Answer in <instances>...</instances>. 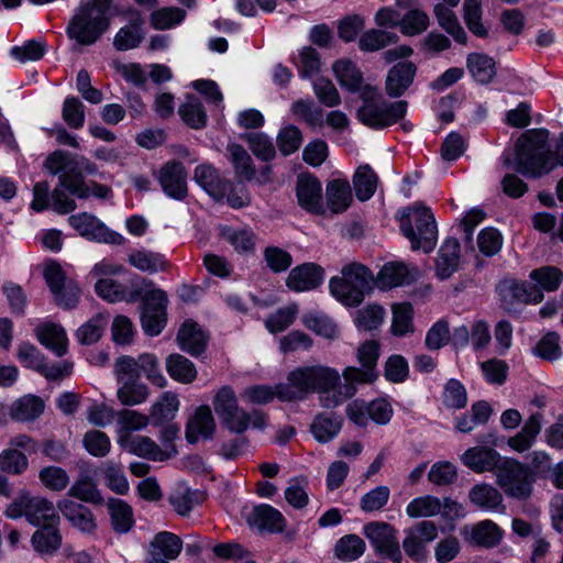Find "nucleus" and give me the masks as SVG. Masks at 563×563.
<instances>
[{
    "label": "nucleus",
    "instance_id": "obj_43",
    "mask_svg": "<svg viewBox=\"0 0 563 563\" xmlns=\"http://www.w3.org/2000/svg\"><path fill=\"white\" fill-rule=\"evenodd\" d=\"M342 276L354 286V290L367 294L375 284L373 273L361 263H351L342 268Z\"/></svg>",
    "mask_w": 563,
    "mask_h": 563
},
{
    "label": "nucleus",
    "instance_id": "obj_18",
    "mask_svg": "<svg viewBox=\"0 0 563 563\" xmlns=\"http://www.w3.org/2000/svg\"><path fill=\"white\" fill-rule=\"evenodd\" d=\"M323 268L314 263H305L292 268L286 279L292 291H309L318 288L323 280Z\"/></svg>",
    "mask_w": 563,
    "mask_h": 563
},
{
    "label": "nucleus",
    "instance_id": "obj_45",
    "mask_svg": "<svg viewBox=\"0 0 563 563\" xmlns=\"http://www.w3.org/2000/svg\"><path fill=\"white\" fill-rule=\"evenodd\" d=\"M378 177L369 165L360 166L354 176L353 185L358 200L366 201L376 191Z\"/></svg>",
    "mask_w": 563,
    "mask_h": 563
},
{
    "label": "nucleus",
    "instance_id": "obj_57",
    "mask_svg": "<svg viewBox=\"0 0 563 563\" xmlns=\"http://www.w3.org/2000/svg\"><path fill=\"white\" fill-rule=\"evenodd\" d=\"M179 114L187 125L192 129H202L207 123V114L202 103L195 97H188L179 107Z\"/></svg>",
    "mask_w": 563,
    "mask_h": 563
},
{
    "label": "nucleus",
    "instance_id": "obj_47",
    "mask_svg": "<svg viewBox=\"0 0 563 563\" xmlns=\"http://www.w3.org/2000/svg\"><path fill=\"white\" fill-rule=\"evenodd\" d=\"M329 287L332 296L349 307H356L361 305L365 297V294L362 292V290H354V286L343 276L332 277L330 279Z\"/></svg>",
    "mask_w": 563,
    "mask_h": 563
},
{
    "label": "nucleus",
    "instance_id": "obj_15",
    "mask_svg": "<svg viewBox=\"0 0 563 563\" xmlns=\"http://www.w3.org/2000/svg\"><path fill=\"white\" fill-rule=\"evenodd\" d=\"M57 509L73 528L87 534L96 531V516L85 504L70 498H63L57 501Z\"/></svg>",
    "mask_w": 563,
    "mask_h": 563
},
{
    "label": "nucleus",
    "instance_id": "obj_25",
    "mask_svg": "<svg viewBox=\"0 0 563 563\" xmlns=\"http://www.w3.org/2000/svg\"><path fill=\"white\" fill-rule=\"evenodd\" d=\"M460 265V243L454 238H449L441 245L435 260V274L440 279H448Z\"/></svg>",
    "mask_w": 563,
    "mask_h": 563
},
{
    "label": "nucleus",
    "instance_id": "obj_60",
    "mask_svg": "<svg viewBox=\"0 0 563 563\" xmlns=\"http://www.w3.org/2000/svg\"><path fill=\"white\" fill-rule=\"evenodd\" d=\"M313 92L320 103L328 108L341 104L342 99L334 84L325 77L317 78L312 84Z\"/></svg>",
    "mask_w": 563,
    "mask_h": 563
},
{
    "label": "nucleus",
    "instance_id": "obj_7",
    "mask_svg": "<svg viewBox=\"0 0 563 563\" xmlns=\"http://www.w3.org/2000/svg\"><path fill=\"white\" fill-rule=\"evenodd\" d=\"M497 483L510 497L520 500L530 497L532 481L528 467L515 460H505L497 471Z\"/></svg>",
    "mask_w": 563,
    "mask_h": 563
},
{
    "label": "nucleus",
    "instance_id": "obj_36",
    "mask_svg": "<svg viewBox=\"0 0 563 563\" xmlns=\"http://www.w3.org/2000/svg\"><path fill=\"white\" fill-rule=\"evenodd\" d=\"M397 5L409 9L401 19V32L405 35L411 36L427 30L429 16L423 11L412 8V0H398Z\"/></svg>",
    "mask_w": 563,
    "mask_h": 563
},
{
    "label": "nucleus",
    "instance_id": "obj_24",
    "mask_svg": "<svg viewBox=\"0 0 563 563\" xmlns=\"http://www.w3.org/2000/svg\"><path fill=\"white\" fill-rule=\"evenodd\" d=\"M462 462L465 466L476 473L490 472L500 466V455L490 448L474 446L462 455Z\"/></svg>",
    "mask_w": 563,
    "mask_h": 563
},
{
    "label": "nucleus",
    "instance_id": "obj_21",
    "mask_svg": "<svg viewBox=\"0 0 563 563\" xmlns=\"http://www.w3.org/2000/svg\"><path fill=\"white\" fill-rule=\"evenodd\" d=\"M194 178L217 201L224 200L231 186V181L222 178L219 172L209 164L197 166Z\"/></svg>",
    "mask_w": 563,
    "mask_h": 563
},
{
    "label": "nucleus",
    "instance_id": "obj_53",
    "mask_svg": "<svg viewBox=\"0 0 563 563\" xmlns=\"http://www.w3.org/2000/svg\"><path fill=\"white\" fill-rule=\"evenodd\" d=\"M365 548V542L361 537L346 534L336 541L334 553L342 561H354L363 555Z\"/></svg>",
    "mask_w": 563,
    "mask_h": 563
},
{
    "label": "nucleus",
    "instance_id": "obj_23",
    "mask_svg": "<svg viewBox=\"0 0 563 563\" xmlns=\"http://www.w3.org/2000/svg\"><path fill=\"white\" fill-rule=\"evenodd\" d=\"M463 533L470 544L486 549L498 545L503 538L501 529L492 520L479 521L470 529L465 527Z\"/></svg>",
    "mask_w": 563,
    "mask_h": 563
},
{
    "label": "nucleus",
    "instance_id": "obj_11",
    "mask_svg": "<svg viewBox=\"0 0 563 563\" xmlns=\"http://www.w3.org/2000/svg\"><path fill=\"white\" fill-rule=\"evenodd\" d=\"M342 376L345 380V384H341V379L339 380L338 386L335 387L334 394L323 397V407L324 408H334L339 405L343 404L346 399L352 398L356 394V385L357 384H371L375 382L378 377V373L376 369L367 368V367H346Z\"/></svg>",
    "mask_w": 563,
    "mask_h": 563
},
{
    "label": "nucleus",
    "instance_id": "obj_42",
    "mask_svg": "<svg viewBox=\"0 0 563 563\" xmlns=\"http://www.w3.org/2000/svg\"><path fill=\"white\" fill-rule=\"evenodd\" d=\"M108 509L114 531L125 533L131 530L134 525V519L130 505L121 499L111 498L108 501Z\"/></svg>",
    "mask_w": 563,
    "mask_h": 563
},
{
    "label": "nucleus",
    "instance_id": "obj_38",
    "mask_svg": "<svg viewBox=\"0 0 563 563\" xmlns=\"http://www.w3.org/2000/svg\"><path fill=\"white\" fill-rule=\"evenodd\" d=\"M67 496L92 505H102L104 501L96 482L87 475L80 476L73 483Z\"/></svg>",
    "mask_w": 563,
    "mask_h": 563
},
{
    "label": "nucleus",
    "instance_id": "obj_30",
    "mask_svg": "<svg viewBox=\"0 0 563 563\" xmlns=\"http://www.w3.org/2000/svg\"><path fill=\"white\" fill-rule=\"evenodd\" d=\"M343 419L334 412H321L317 415L310 426V431L320 443L333 440L342 428Z\"/></svg>",
    "mask_w": 563,
    "mask_h": 563
},
{
    "label": "nucleus",
    "instance_id": "obj_4",
    "mask_svg": "<svg viewBox=\"0 0 563 563\" xmlns=\"http://www.w3.org/2000/svg\"><path fill=\"white\" fill-rule=\"evenodd\" d=\"M113 0H90L70 20L67 33L81 45H91L108 30Z\"/></svg>",
    "mask_w": 563,
    "mask_h": 563
},
{
    "label": "nucleus",
    "instance_id": "obj_28",
    "mask_svg": "<svg viewBox=\"0 0 563 563\" xmlns=\"http://www.w3.org/2000/svg\"><path fill=\"white\" fill-rule=\"evenodd\" d=\"M412 280L413 275L404 263L389 262L380 268L375 279V284L380 289H391L410 284Z\"/></svg>",
    "mask_w": 563,
    "mask_h": 563
},
{
    "label": "nucleus",
    "instance_id": "obj_14",
    "mask_svg": "<svg viewBox=\"0 0 563 563\" xmlns=\"http://www.w3.org/2000/svg\"><path fill=\"white\" fill-rule=\"evenodd\" d=\"M157 180L163 191L175 200H184L188 195L187 172L183 163L169 161L157 174Z\"/></svg>",
    "mask_w": 563,
    "mask_h": 563
},
{
    "label": "nucleus",
    "instance_id": "obj_49",
    "mask_svg": "<svg viewBox=\"0 0 563 563\" xmlns=\"http://www.w3.org/2000/svg\"><path fill=\"white\" fill-rule=\"evenodd\" d=\"M58 184L79 199L90 197V186L85 183L79 164L75 168L71 167L69 172L62 173L58 176Z\"/></svg>",
    "mask_w": 563,
    "mask_h": 563
},
{
    "label": "nucleus",
    "instance_id": "obj_26",
    "mask_svg": "<svg viewBox=\"0 0 563 563\" xmlns=\"http://www.w3.org/2000/svg\"><path fill=\"white\" fill-rule=\"evenodd\" d=\"M468 499L481 510L500 512L505 510L500 492L486 483L474 485L468 492Z\"/></svg>",
    "mask_w": 563,
    "mask_h": 563
},
{
    "label": "nucleus",
    "instance_id": "obj_27",
    "mask_svg": "<svg viewBox=\"0 0 563 563\" xmlns=\"http://www.w3.org/2000/svg\"><path fill=\"white\" fill-rule=\"evenodd\" d=\"M207 335L192 320H186L177 333L180 349L191 355L201 354L207 345Z\"/></svg>",
    "mask_w": 563,
    "mask_h": 563
},
{
    "label": "nucleus",
    "instance_id": "obj_39",
    "mask_svg": "<svg viewBox=\"0 0 563 563\" xmlns=\"http://www.w3.org/2000/svg\"><path fill=\"white\" fill-rule=\"evenodd\" d=\"M220 235L240 254L253 253L255 250L256 234L251 229L223 227L220 231Z\"/></svg>",
    "mask_w": 563,
    "mask_h": 563
},
{
    "label": "nucleus",
    "instance_id": "obj_40",
    "mask_svg": "<svg viewBox=\"0 0 563 563\" xmlns=\"http://www.w3.org/2000/svg\"><path fill=\"white\" fill-rule=\"evenodd\" d=\"M166 371L174 380L181 384H190L197 377L194 363L180 354H170L166 358Z\"/></svg>",
    "mask_w": 563,
    "mask_h": 563
},
{
    "label": "nucleus",
    "instance_id": "obj_16",
    "mask_svg": "<svg viewBox=\"0 0 563 563\" xmlns=\"http://www.w3.org/2000/svg\"><path fill=\"white\" fill-rule=\"evenodd\" d=\"M296 196L299 206L306 211L314 214L324 212L322 201V185L311 174H300L296 183Z\"/></svg>",
    "mask_w": 563,
    "mask_h": 563
},
{
    "label": "nucleus",
    "instance_id": "obj_54",
    "mask_svg": "<svg viewBox=\"0 0 563 563\" xmlns=\"http://www.w3.org/2000/svg\"><path fill=\"white\" fill-rule=\"evenodd\" d=\"M230 159L234 165L239 178L251 180L255 176V167L252 157L242 145L231 144L228 146Z\"/></svg>",
    "mask_w": 563,
    "mask_h": 563
},
{
    "label": "nucleus",
    "instance_id": "obj_20",
    "mask_svg": "<svg viewBox=\"0 0 563 563\" xmlns=\"http://www.w3.org/2000/svg\"><path fill=\"white\" fill-rule=\"evenodd\" d=\"M38 342L51 350L56 356L62 357L68 352V338L65 329L57 323L46 321L34 329Z\"/></svg>",
    "mask_w": 563,
    "mask_h": 563
},
{
    "label": "nucleus",
    "instance_id": "obj_56",
    "mask_svg": "<svg viewBox=\"0 0 563 563\" xmlns=\"http://www.w3.org/2000/svg\"><path fill=\"white\" fill-rule=\"evenodd\" d=\"M413 308L409 302L393 306L391 332L397 336H404L413 332Z\"/></svg>",
    "mask_w": 563,
    "mask_h": 563
},
{
    "label": "nucleus",
    "instance_id": "obj_46",
    "mask_svg": "<svg viewBox=\"0 0 563 563\" xmlns=\"http://www.w3.org/2000/svg\"><path fill=\"white\" fill-rule=\"evenodd\" d=\"M434 15L438 20L439 25L444 29L453 38L460 43L465 44L467 41V35L464 29L461 26L455 13L452 11L451 7H448L442 3H438L434 7Z\"/></svg>",
    "mask_w": 563,
    "mask_h": 563
},
{
    "label": "nucleus",
    "instance_id": "obj_41",
    "mask_svg": "<svg viewBox=\"0 0 563 563\" xmlns=\"http://www.w3.org/2000/svg\"><path fill=\"white\" fill-rule=\"evenodd\" d=\"M467 68L479 84H489L496 75L495 60L483 53H471L467 56Z\"/></svg>",
    "mask_w": 563,
    "mask_h": 563
},
{
    "label": "nucleus",
    "instance_id": "obj_32",
    "mask_svg": "<svg viewBox=\"0 0 563 563\" xmlns=\"http://www.w3.org/2000/svg\"><path fill=\"white\" fill-rule=\"evenodd\" d=\"M59 522H53L38 528L32 536L31 542L34 550L42 554H53L62 545Z\"/></svg>",
    "mask_w": 563,
    "mask_h": 563
},
{
    "label": "nucleus",
    "instance_id": "obj_1",
    "mask_svg": "<svg viewBox=\"0 0 563 563\" xmlns=\"http://www.w3.org/2000/svg\"><path fill=\"white\" fill-rule=\"evenodd\" d=\"M548 140L549 131L545 129L526 131L516 142V170L540 177L551 172L556 164L563 165V134L555 148L558 162L551 157Z\"/></svg>",
    "mask_w": 563,
    "mask_h": 563
},
{
    "label": "nucleus",
    "instance_id": "obj_44",
    "mask_svg": "<svg viewBox=\"0 0 563 563\" xmlns=\"http://www.w3.org/2000/svg\"><path fill=\"white\" fill-rule=\"evenodd\" d=\"M148 549L161 554L166 560H175L181 552V539L168 531H162L154 536Z\"/></svg>",
    "mask_w": 563,
    "mask_h": 563
},
{
    "label": "nucleus",
    "instance_id": "obj_12",
    "mask_svg": "<svg viewBox=\"0 0 563 563\" xmlns=\"http://www.w3.org/2000/svg\"><path fill=\"white\" fill-rule=\"evenodd\" d=\"M69 224L84 238L101 243L121 245L124 238L108 229L97 217L80 212L68 218Z\"/></svg>",
    "mask_w": 563,
    "mask_h": 563
},
{
    "label": "nucleus",
    "instance_id": "obj_9",
    "mask_svg": "<svg viewBox=\"0 0 563 563\" xmlns=\"http://www.w3.org/2000/svg\"><path fill=\"white\" fill-rule=\"evenodd\" d=\"M363 533L369 540L377 554L390 560L393 563L402 562L397 531L391 525L383 521H372L363 527Z\"/></svg>",
    "mask_w": 563,
    "mask_h": 563
},
{
    "label": "nucleus",
    "instance_id": "obj_35",
    "mask_svg": "<svg viewBox=\"0 0 563 563\" xmlns=\"http://www.w3.org/2000/svg\"><path fill=\"white\" fill-rule=\"evenodd\" d=\"M44 407V401L40 397L27 395L10 406L9 415L16 421H31L43 413Z\"/></svg>",
    "mask_w": 563,
    "mask_h": 563
},
{
    "label": "nucleus",
    "instance_id": "obj_3",
    "mask_svg": "<svg viewBox=\"0 0 563 563\" xmlns=\"http://www.w3.org/2000/svg\"><path fill=\"white\" fill-rule=\"evenodd\" d=\"M362 104L357 109V120L374 130H382L396 124L405 118L408 102H390L373 86L365 85L360 93Z\"/></svg>",
    "mask_w": 563,
    "mask_h": 563
},
{
    "label": "nucleus",
    "instance_id": "obj_52",
    "mask_svg": "<svg viewBox=\"0 0 563 563\" xmlns=\"http://www.w3.org/2000/svg\"><path fill=\"white\" fill-rule=\"evenodd\" d=\"M117 397L123 406H136L144 402L148 397V388L140 380L120 382Z\"/></svg>",
    "mask_w": 563,
    "mask_h": 563
},
{
    "label": "nucleus",
    "instance_id": "obj_10",
    "mask_svg": "<svg viewBox=\"0 0 563 563\" xmlns=\"http://www.w3.org/2000/svg\"><path fill=\"white\" fill-rule=\"evenodd\" d=\"M402 548L406 555L417 563H422L428 558V543L438 537V526L430 520L419 521L405 531Z\"/></svg>",
    "mask_w": 563,
    "mask_h": 563
},
{
    "label": "nucleus",
    "instance_id": "obj_6",
    "mask_svg": "<svg viewBox=\"0 0 563 563\" xmlns=\"http://www.w3.org/2000/svg\"><path fill=\"white\" fill-rule=\"evenodd\" d=\"M57 506L53 501L42 496H32L29 493H22L5 509L4 514L9 518L25 517L26 521L35 527H43L53 522H60Z\"/></svg>",
    "mask_w": 563,
    "mask_h": 563
},
{
    "label": "nucleus",
    "instance_id": "obj_58",
    "mask_svg": "<svg viewBox=\"0 0 563 563\" xmlns=\"http://www.w3.org/2000/svg\"><path fill=\"white\" fill-rule=\"evenodd\" d=\"M441 508L442 504L438 497L427 495L411 500L406 512L410 518L432 517L438 515Z\"/></svg>",
    "mask_w": 563,
    "mask_h": 563
},
{
    "label": "nucleus",
    "instance_id": "obj_61",
    "mask_svg": "<svg viewBox=\"0 0 563 563\" xmlns=\"http://www.w3.org/2000/svg\"><path fill=\"white\" fill-rule=\"evenodd\" d=\"M29 466L27 457L24 453L15 449H7L0 453V470L12 475H20Z\"/></svg>",
    "mask_w": 563,
    "mask_h": 563
},
{
    "label": "nucleus",
    "instance_id": "obj_13",
    "mask_svg": "<svg viewBox=\"0 0 563 563\" xmlns=\"http://www.w3.org/2000/svg\"><path fill=\"white\" fill-rule=\"evenodd\" d=\"M166 294L161 289L151 290L145 295L141 314L145 333L157 335L162 332L166 322Z\"/></svg>",
    "mask_w": 563,
    "mask_h": 563
},
{
    "label": "nucleus",
    "instance_id": "obj_33",
    "mask_svg": "<svg viewBox=\"0 0 563 563\" xmlns=\"http://www.w3.org/2000/svg\"><path fill=\"white\" fill-rule=\"evenodd\" d=\"M542 418V415L539 412L531 415L522 429L516 435L508 439V445L517 452L529 450L541 431Z\"/></svg>",
    "mask_w": 563,
    "mask_h": 563
},
{
    "label": "nucleus",
    "instance_id": "obj_17",
    "mask_svg": "<svg viewBox=\"0 0 563 563\" xmlns=\"http://www.w3.org/2000/svg\"><path fill=\"white\" fill-rule=\"evenodd\" d=\"M417 70V65L411 60H400L394 64L386 75V95L390 98L404 96L413 84Z\"/></svg>",
    "mask_w": 563,
    "mask_h": 563
},
{
    "label": "nucleus",
    "instance_id": "obj_55",
    "mask_svg": "<svg viewBox=\"0 0 563 563\" xmlns=\"http://www.w3.org/2000/svg\"><path fill=\"white\" fill-rule=\"evenodd\" d=\"M398 41V35L394 32L372 29L366 31L358 41V46L364 52H375L394 44Z\"/></svg>",
    "mask_w": 563,
    "mask_h": 563
},
{
    "label": "nucleus",
    "instance_id": "obj_59",
    "mask_svg": "<svg viewBox=\"0 0 563 563\" xmlns=\"http://www.w3.org/2000/svg\"><path fill=\"white\" fill-rule=\"evenodd\" d=\"M530 278L539 285L538 287L541 291H554L560 287L563 280V273L560 268L554 266H542L533 269L530 273Z\"/></svg>",
    "mask_w": 563,
    "mask_h": 563
},
{
    "label": "nucleus",
    "instance_id": "obj_8",
    "mask_svg": "<svg viewBox=\"0 0 563 563\" xmlns=\"http://www.w3.org/2000/svg\"><path fill=\"white\" fill-rule=\"evenodd\" d=\"M44 278L58 307L73 309L77 306L80 298V289L75 280L66 277L58 263L52 262L45 267Z\"/></svg>",
    "mask_w": 563,
    "mask_h": 563
},
{
    "label": "nucleus",
    "instance_id": "obj_31",
    "mask_svg": "<svg viewBox=\"0 0 563 563\" xmlns=\"http://www.w3.org/2000/svg\"><path fill=\"white\" fill-rule=\"evenodd\" d=\"M325 199L333 213L345 211L353 200L350 183L346 179L329 181L325 188Z\"/></svg>",
    "mask_w": 563,
    "mask_h": 563
},
{
    "label": "nucleus",
    "instance_id": "obj_37",
    "mask_svg": "<svg viewBox=\"0 0 563 563\" xmlns=\"http://www.w3.org/2000/svg\"><path fill=\"white\" fill-rule=\"evenodd\" d=\"M144 21L140 15L134 16L129 25L119 30L114 40L113 46L118 51H129L137 47L143 41L142 25Z\"/></svg>",
    "mask_w": 563,
    "mask_h": 563
},
{
    "label": "nucleus",
    "instance_id": "obj_19",
    "mask_svg": "<svg viewBox=\"0 0 563 563\" xmlns=\"http://www.w3.org/2000/svg\"><path fill=\"white\" fill-rule=\"evenodd\" d=\"M214 430L216 422L210 407L200 406L187 421L186 440L191 444L209 440L213 437Z\"/></svg>",
    "mask_w": 563,
    "mask_h": 563
},
{
    "label": "nucleus",
    "instance_id": "obj_63",
    "mask_svg": "<svg viewBox=\"0 0 563 563\" xmlns=\"http://www.w3.org/2000/svg\"><path fill=\"white\" fill-rule=\"evenodd\" d=\"M297 313L298 306L296 303L283 307L266 319L265 325L272 333L282 332L292 324Z\"/></svg>",
    "mask_w": 563,
    "mask_h": 563
},
{
    "label": "nucleus",
    "instance_id": "obj_5",
    "mask_svg": "<svg viewBox=\"0 0 563 563\" xmlns=\"http://www.w3.org/2000/svg\"><path fill=\"white\" fill-rule=\"evenodd\" d=\"M400 230L410 241L413 251L430 253L437 245L438 227L430 208L415 203L404 210Z\"/></svg>",
    "mask_w": 563,
    "mask_h": 563
},
{
    "label": "nucleus",
    "instance_id": "obj_2",
    "mask_svg": "<svg viewBox=\"0 0 563 563\" xmlns=\"http://www.w3.org/2000/svg\"><path fill=\"white\" fill-rule=\"evenodd\" d=\"M288 384L279 387L282 401L302 399L310 393H319L320 404L323 407V397L334 394L340 380L338 371L316 365L301 366L291 371L287 376Z\"/></svg>",
    "mask_w": 563,
    "mask_h": 563
},
{
    "label": "nucleus",
    "instance_id": "obj_22",
    "mask_svg": "<svg viewBox=\"0 0 563 563\" xmlns=\"http://www.w3.org/2000/svg\"><path fill=\"white\" fill-rule=\"evenodd\" d=\"M118 443L129 453L152 461H166L172 456L170 453L163 451L159 445L145 435L125 437L118 439Z\"/></svg>",
    "mask_w": 563,
    "mask_h": 563
},
{
    "label": "nucleus",
    "instance_id": "obj_48",
    "mask_svg": "<svg viewBox=\"0 0 563 563\" xmlns=\"http://www.w3.org/2000/svg\"><path fill=\"white\" fill-rule=\"evenodd\" d=\"M119 439L133 437L132 432L145 429L148 424V417L135 410L122 409L115 415Z\"/></svg>",
    "mask_w": 563,
    "mask_h": 563
},
{
    "label": "nucleus",
    "instance_id": "obj_34",
    "mask_svg": "<svg viewBox=\"0 0 563 563\" xmlns=\"http://www.w3.org/2000/svg\"><path fill=\"white\" fill-rule=\"evenodd\" d=\"M332 69L341 87L350 92H361L364 87L362 86L363 74L352 60L339 59L333 64Z\"/></svg>",
    "mask_w": 563,
    "mask_h": 563
},
{
    "label": "nucleus",
    "instance_id": "obj_51",
    "mask_svg": "<svg viewBox=\"0 0 563 563\" xmlns=\"http://www.w3.org/2000/svg\"><path fill=\"white\" fill-rule=\"evenodd\" d=\"M107 487L118 495H125L129 492V482L124 475L121 464L107 461L101 467Z\"/></svg>",
    "mask_w": 563,
    "mask_h": 563
},
{
    "label": "nucleus",
    "instance_id": "obj_29",
    "mask_svg": "<svg viewBox=\"0 0 563 563\" xmlns=\"http://www.w3.org/2000/svg\"><path fill=\"white\" fill-rule=\"evenodd\" d=\"M249 522L260 530H266L272 533L282 532L286 526V519L283 514L265 504L258 505L253 509Z\"/></svg>",
    "mask_w": 563,
    "mask_h": 563
},
{
    "label": "nucleus",
    "instance_id": "obj_62",
    "mask_svg": "<svg viewBox=\"0 0 563 563\" xmlns=\"http://www.w3.org/2000/svg\"><path fill=\"white\" fill-rule=\"evenodd\" d=\"M87 452L96 457L106 456L111 450L110 438L100 430L87 431L82 439Z\"/></svg>",
    "mask_w": 563,
    "mask_h": 563
},
{
    "label": "nucleus",
    "instance_id": "obj_64",
    "mask_svg": "<svg viewBox=\"0 0 563 563\" xmlns=\"http://www.w3.org/2000/svg\"><path fill=\"white\" fill-rule=\"evenodd\" d=\"M79 162L77 161L76 156L62 151L57 150L51 153L45 162L44 166L45 168L52 174V175H60L62 173H67L73 168H75Z\"/></svg>",
    "mask_w": 563,
    "mask_h": 563
},
{
    "label": "nucleus",
    "instance_id": "obj_50",
    "mask_svg": "<svg viewBox=\"0 0 563 563\" xmlns=\"http://www.w3.org/2000/svg\"><path fill=\"white\" fill-rule=\"evenodd\" d=\"M107 324L108 319L103 314L93 316L76 331L78 342L82 345L97 343L101 339Z\"/></svg>",
    "mask_w": 563,
    "mask_h": 563
}]
</instances>
